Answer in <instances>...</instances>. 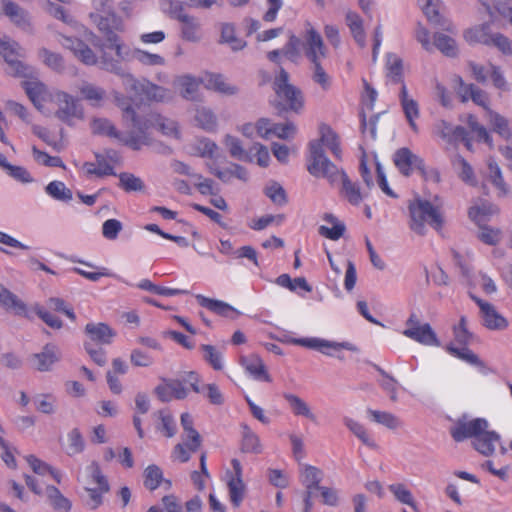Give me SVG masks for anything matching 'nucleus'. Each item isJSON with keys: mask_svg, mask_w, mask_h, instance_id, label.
I'll list each match as a JSON object with an SVG mask.
<instances>
[{"mask_svg": "<svg viewBox=\"0 0 512 512\" xmlns=\"http://www.w3.org/2000/svg\"><path fill=\"white\" fill-rule=\"evenodd\" d=\"M90 18L106 37L105 41L99 45L102 68L116 74H123L121 63L128 59L130 48L117 35V32L124 30L122 18L114 11L106 15L90 13Z\"/></svg>", "mask_w": 512, "mask_h": 512, "instance_id": "f257e3e1", "label": "nucleus"}, {"mask_svg": "<svg viewBox=\"0 0 512 512\" xmlns=\"http://www.w3.org/2000/svg\"><path fill=\"white\" fill-rule=\"evenodd\" d=\"M113 97L115 104L122 110L123 120L131 123L132 130L127 135H124L120 133L109 120L98 118L94 119L91 123L92 132L94 134L115 138L133 150L141 149L149 142L148 136L143 131V127H147L146 124H142L139 120V116L132 106V99L130 97L124 96L119 92H114Z\"/></svg>", "mask_w": 512, "mask_h": 512, "instance_id": "f03ea898", "label": "nucleus"}, {"mask_svg": "<svg viewBox=\"0 0 512 512\" xmlns=\"http://www.w3.org/2000/svg\"><path fill=\"white\" fill-rule=\"evenodd\" d=\"M488 426V421L484 418L459 420L451 428L450 433L456 442L473 439L474 448L482 455L490 456L500 444V435L495 431H489Z\"/></svg>", "mask_w": 512, "mask_h": 512, "instance_id": "7ed1b4c3", "label": "nucleus"}, {"mask_svg": "<svg viewBox=\"0 0 512 512\" xmlns=\"http://www.w3.org/2000/svg\"><path fill=\"white\" fill-rule=\"evenodd\" d=\"M410 222L409 227L415 233L424 235L426 225H429L440 232L445 223L441 205H434L428 200L416 199L410 202L409 206Z\"/></svg>", "mask_w": 512, "mask_h": 512, "instance_id": "20e7f679", "label": "nucleus"}, {"mask_svg": "<svg viewBox=\"0 0 512 512\" xmlns=\"http://www.w3.org/2000/svg\"><path fill=\"white\" fill-rule=\"evenodd\" d=\"M273 89L276 94L275 106L281 111L300 112L304 107L302 91L289 83V74L283 68L276 76Z\"/></svg>", "mask_w": 512, "mask_h": 512, "instance_id": "39448f33", "label": "nucleus"}, {"mask_svg": "<svg viewBox=\"0 0 512 512\" xmlns=\"http://www.w3.org/2000/svg\"><path fill=\"white\" fill-rule=\"evenodd\" d=\"M309 173L315 177H323L328 180L331 186L342 182L344 170L339 169L324 154L320 143L310 144V159L307 166Z\"/></svg>", "mask_w": 512, "mask_h": 512, "instance_id": "423d86ee", "label": "nucleus"}, {"mask_svg": "<svg viewBox=\"0 0 512 512\" xmlns=\"http://www.w3.org/2000/svg\"><path fill=\"white\" fill-rule=\"evenodd\" d=\"M301 48L310 63L320 62L322 59H325L328 54V49L321 34L309 21L305 22V32Z\"/></svg>", "mask_w": 512, "mask_h": 512, "instance_id": "0eeeda50", "label": "nucleus"}, {"mask_svg": "<svg viewBox=\"0 0 512 512\" xmlns=\"http://www.w3.org/2000/svg\"><path fill=\"white\" fill-rule=\"evenodd\" d=\"M0 55L7 63V72L16 77H26L30 74V67L19 58L22 57L19 44L10 39H0Z\"/></svg>", "mask_w": 512, "mask_h": 512, "instance_id": "6e6552de", "label": "nucleus"}, {"mask_svg": "<svg viewBox=\"0 0 512 512\" xmlns=\"http://www.w3.org/2000/svg\"><path fill=\"white\" fill-rule=\"evenodd\" d=\"M403 335L425 346H440V341L430 324H421L414 313L407 319Z\"/></svg>", "mask_w": 512, "mask_h": 512, "instance_id": "1a4fd4ad", "label": "nucleus"}, {"mask_svg": "<svg viewBox=\"0 0 512 512\" xmlns=\"http://www.w3.org/2000/svg\"><path fill=\"white\" fill-rule=\"evenodd\" d=\"M170 13L173 18L181 23V33L183 39L190 42H196L200 39V23L198 19L187 14L180 2H170Z\"/></svg>", "mask_w": 512, "mask_h": 512, "instance_id": "9d476101", "label": "nucleus"}, {"mask_svg": "<svg viewBox=\"0 0 512 512\" xmlns=\"http://www.w3.org/2000/svg\"><path fill=\"white\" fill-rule=\"evenodd\" d=\"M130 89L135 92L141 99L152 102H164L170 98V91L158 86L148 80H136L132 75H125Z\"/></svg>", "mask_w": 512, "mask_h": 512, "instance_id": "9b49d317", "label": "nucleus"}, {"mask_svg": "<svg viewBox=\"0 0 512 512\" xmlns=\"http://www.w3.org/2000/svg\"><path fill=\"white\" fill-rule=\"evenodd\" d=\"M25 481L26 485L35 494L41 495L42 493H45L50 505L53 507L55 511L69 512L71 510V501L67 497H65L60 492V490L55 486L47 485L45 490L43 491L42 487L39 485L38 481L34 477L26 475Z\"/></svg>", "mask_w": 512, "mask_h": 512, "instance_id": "f8f14e48", "label": "nucleus"}, {"mask_svg": "<svg viewBox=\"0 0 512 512\" xmlns=\"http://www.w3.org/2000/svg\"><path fill=\"white\" fill-rule=\"evenodd\" d=\"M232 470L226 472V483L229 490L230 501L234 507H239L245 495V484L243 481V469L240 461L236 458L231 460Z\"/></svg>", "mask_w": 512, "mask_h": 512, "instance_id": "ddd939ff", "label": "nucleus"}, {"mask_svg": "<svg viewBox=\"0 0 512 512\" xmlns=\"http://www.w3.org/2000/svg\"><path fill=\"white\" fill-rule=\"evenodd\" d=\"M142 124H146L147 127H143V131L149 138V142L147 145L151 143V137L149 134L150 128H156L160 131L164 136L179 139L180 138V129L178 123L172 119L161 116L156 113H149L144 118H140Z\"/></svg>", "mask_w": 512, "mask_h": 512, "instance_id": "4468645a", "label": "nucleus"}, {"mask_svg": "<svg viewBox=\"0 0 512 512\" xmlns=\"http://www.w3.org/2000/svg\"><path fill=\"white\" fill-rule=\"evenodd\" d=\"M55 97L58 104L56 116L61 121L70 124L73 119H81L83 117V108L77 99L66 92H57Z\"/></svg>", "mask_w": 512, "mask_h": 512, "instance_id": "2eb2a0df", "label": "nucleus"}, {"mask_svg": "<svg viewBox=\"0 0 512 512\" xmlns=\"http://www.w3.org/2000/svg\"><path fill=\"white\" fill-rule=\"evenodd\" d=\"M393 161L400 173L406 177L410 176L414 169L419 170L422 175L425 174L424 161L409 148L398 149L394 154Z\"/></svg>", "mask_w": 512, "mask_h": 512, "instance_id": "dca6fc26", "label": "nucleus"}, {"mask_svg": "<svg viewBox=\"0 0 512 512\" xmlns=\"http://www.w3.org/2000/svg\"><path fill=\"white\" fill-rule=\"evenodd\" d=\"M292 343L299 346L316 349L327 356H333L334 352H338L343 349L350 351L356 350V348L349 342H330L319 338H298L293 339Z\"/></svg>", "mask_w": 512, "mask_h": 512, "instance_id": "f3484780", "label": "nucleus"}, {"mask_svg": "<svg viewBox=\"0 0 512 512\" xmlns=\"http://www.w3.org/2000/svg\"><path fill=\"white\" fill-rule=\"evenodd\" d=\"M471 298L478 305L486 328L490 330H504L508 327L507 319L499 314L492 304L474 295H471Z\"/></svg>", "mask_w": 512, "mask_h": 512, "instance_id": "a211bd4d", "label": "nucleus"}, {"mask_svg": "<svg viewBox=\"0 0 512 512\" xmlns=\"http://www.w3.org/2000/svg\"><path fill=\"white\" fill-rule=\"evenodd\" d=\"M256 130L257 134L263 138L276 136L281 139H289L295 134L296 127L291 122L272 124L269 119L262 118L257 122Z\"/></svg>", "mask_w": 512, "mask_h": 512, "instance_id": "6ab92c4d", "label": "nucleus"}, {"mask_svg": "<svg viewBox=\"0 0 512 512\" xmlns=\"http://www.w3.org/2000/svg\"><path fill=\"white\" fill-rule=\"evenodd\" d=\"M62 46L70 50L83 64L92 66L98 63V57L93 50L78 38L63 37Z\"/></svg>", "mask_w": 512, "mask_h": 512, "instance_id": "aec40b11", "label": "nucleus"}, {"mask_svg": "<svg viewBox=\"0 0 512 512\" xmlns=\"http://www.w3.org/2000/svg\"><path fill=\"white\" fill-rule=\"evenodd\" d=\"M155 392L160 400L170 401L172 398L185 399L188 396L189 389L185 387L181 380L164 379L163 383L156 387Z\"/></svg>", "mask_w": 512, "mask_h": 512, "instance_id": "412c9836", "label": "nucleus"}, {"mask_svg": "<svg viewBox=\"0 0 512 512\" xmlns=\"http://www.w3.org/2000/svg\"><path fill=\"white\" fill-rule=\"evenodd\" d=\"M202 445V438L182 437L181 442L176 444L171 452V459L174 462L186 463L191 459L193 453L197 452Z\"/></svg>", "mask_w": 512, "mask_h": 512, "instance_id": "4be33fe9", "label": "nucleus"}, {"mask_svg": "<svg viewBox=\"0 0 512 512\" xmlns=\"http://www.w3.org/2000/svg\"><path fill=\"white\" fill-rule=\"evenodd\" d=\"M196 299L200 306L208 309L218 316L228 319H236L240 315V312L236 308L222 300L208 298L203 295H197Z\"/></svg>", "mask_w": 512, "mask_h": 512, "instance_id": "5701e85b", "label": "nucleus"}, {"mask_svg": "<svg viewBox=\"0 0 512 512\" xmlns=\"http://www.w3.org/2000/svg\"><path fill=\"white\" fill-rule=\"evenodd\" d=\"M0 306L16 315L31 319L27 305L16 294L0 284Z\"/></svg>", "mask_w": 512, "mask_h": 512, "instance_id": "b1692460", "label": "nucleus"}, {"mask_svg": "<svg viewBox=\"0 0 512 512\" xmlns=\"http://www.w3.org/2000/svg\"><path fill=\"white\" fill-rule=\"evenodd\" d=\"M59 360L57 347L46 344L40 353L32 355L30 361L32 367L38 371H48Z\"/></svg>", "mask_w": 512, "mask_h": 512, "instance_id": "393cba45", "label": "nucleus"}, {"mask_svg": "<svg viewBox=\"0 0 512 512\" xmlns=\"http://www.w3.org/2000/svg\"><path fill=\"white\" fill-rule=\"evenodd\" d=\"M459 96L462 102L472 100L476 105L483 107L487 113L491 110L487 93L474 84H465L461 80Z\"/></svg>", "mask_w": 512, "mask_h": 512, "instance_id": "a878e982", "label": "nucleus"}, {"mask_svg": "<svg viewBox=\"0 0 512 512\" xmlns=\"http://www.w3.org/2000/svg\"><path fill=\"white\" fill-rule=\"evenodd\" d=\"M241 364L255 380L271 382V377L266 369L262 359L256 355L251 354L241 358Z\"/></svg>", "mask_w": 512, "mask_h": 512, "instance_id": "bb28decb", "label": "nucleus"}, {"mask_svg": "<svg viewBox=\"0 0 512 512\" xmlns=\"http://www.w3.org/2000/svg\"><path fill=\"white\" fill-rule=\"evenodd\" d=\"M400 103L410 128L415 133H417L418 125L416 123V119H418L420 115L419 105L417 101L408 96V91L405 84H403L401 87Z\"/></svg>", "mask_w": 512, "mask_h": 512, "instance_id": "cd10ccee", "label": "nucleus"}, {"mask_svg": "<svg viewBox=\"0 0 512 512\" xmlns=\"http://www.w3.org/2000/svg\"><path fill=\"white\" fill-rule=\"evenodd\" d=\"M323 471L316 466L310 464H302L299 470V479L306 491H316L323 479Z\"/></svg>", "mask_w": 512, "mask_h": 512, "instance_id": "c85d7f7f", "label": "nucleus"}, {"mask_svg": "<svg viewBox=\"0 0 512 512\" xmlns=\"http://www.w3.org/2000/svg\"><path fill=\"white\" fill-rule=\"evenodd\" d=\"M23 87L34 106L42 111L50 98L46 86L39 81H25Z\"/></svg>", "mask_w": 512, "mask_h": 512, "instance_id": "c756f323", "label": "nucleus"}, {"mask_svg": "<svg viewBox=\"0 0 512 512\" xmlns=\"http://www.w3.org/2000/svg\"><path fill=\"white\" fill-rule=\"evenodd\" d=\"M143 484L146 489L154 491L161 486L165 485L166 489H170L172 483L170 480L164 478L163 470L155 465H148L143 472Z\"/></svg>", "mask_w": 512, "mask_h": 512, "instance_id": "7c9ffc66", "label": "nucleus"}, {"mask_svg": "<svg viewBox=\"0 0 512 512\" xmlns=\"http://www.w3.org/2000/svg\"><path fill=\"white\" fill-rule=\"evenodd\" d=\"M440 134L444 139L449 142H463L468 150H472L471 140L468 137V133L465 128L461 126H451L445 121H441L439 124Z\"/></svg>", "mask_w": 512, "mask_h": 512, "instance_id": "2f4dec72", "label": "nucleus"}, {"mask_svg": "<svg viewBox=\"0 0 512 512\" xmlns=\"http://www.w3.org/2000/svg\"><path fill=\"white\" fill-rule=\"evenodd\" d=\"M85 332L90 340L97 344H110L115 332L105 323H89L85 327Z\"/></svg>", "mask_w": 512, "mask_h": 512, "instance_id": "473e14b6", "label": "nucleus"}, {"mask_svg": "<svg viewBox=\"0 0 512 512\" xmlns=\"http://www.w3.org/2000/svg\"><path fill=\"white\" fill-rule=\"evenodd\" d=\"M340 195L353 206H358L365 197L359 184L352 182L347 174H342Z\"/></svg>", "mask_w": 512, "mask_h": 512, "instance_id": "72a5a7b5", "label": "nucleus"}, {"mask_svg": "<svg viewBox=\"0 0 512 512\" xmlns=\"http://www.w3.org/2000/svg\"><path fill=\"white\" fill-rule=\"evenodd\" d=\"M3 13L18 27L22 29L30 27L27 12L11 0H3Z\"/></svg>", "mask_w": 512, "mask_h": 512, "instance_id": "f704fd0d", "label": "nucleus"}, {"mask_svg": "<svg viewBox=\"0 0 512 512\" xmlns=\"http://www.w3.org/2000/svg\"><path fill=\"white\" fill-rule=\"evenodd\" d=\"M487 166L489 169V180L497 190L498 197H506L510 192V187L505 182L499 165L493 158H489Z\"/></svg>", "mask_w": 512, "mask_h": 512, "instance_id": "c9c22d12", "label": "nucleus"}, {"mask_svg": "<svg viewBox=\"0 0 512 512\" xmlns=\"http://www.w3.org/2000/svg\"><path fill=\"white\" fill-rule=\"evenodd\" d=\"M120 162L118 152L107 150L105 155L96 154V165L98 168V177L116 175L114 165Z\"/></svg>", "mask_w": 512, "mask_h": 512, "instance_id": "e433bc0d", "label": "nucleus"}, {"mask_svg": "<svg viewBox=\"0 0 512 512\" xmlns=\"http://www.w3.org/2000/svg\"><path fill=\"white\" fill-rule=\"evenodd\" d=\"M345 21L355 42L360 47H364L366 44V34L361 16L356 12L348 11L345 16Z\"/></svg>", "mask_w": 512, "mask_h": 512, "instance_id": "4c0bfd02", "label": "nucleus"}, {"mask_svg": "<svg viewBox=\"0 0 512 512\" xmlns=\"http://www.w3.org/2000/svg\"><path fill=\"white\" fill-rule=\"evenodd\" d=\"M242 439L240 449L243 453L259 454L262 452V445L258 435L252 431L247 424L241 425Z\"/></svg>", "mask_w": 512, "mask_h": 512, "instance_id": "58836bf2", "label": "nucleus"}, {"mask_svg": "<svg viewBox=\"0 0 512 512\" xmlns=\"http://www.w3.org/2000/svg\"><path fill=\"white\" fill-rule=\"evenodd\" d=\"M319 132L321 143L329 148L336 159L341 160L342 150L338 135L326 124L320 125Z\"/></svg>", "mask_w": 512, "mask_h": 512, "instance_id": "ea45409f", "label": "nucleus"}, {"mask_svg": "<svg viewBox=\"0 0 512 512\" xmlns=\"http://www.w3.org/2000/svg\"><path fill=\"white\" fill-rule=\"evenodd\" d=\"M493 36L494 34H491L489 24L475 26L466 30L464 33V38L468 43H480L488 46L490 45Z\"/></svg>", "mask_w": 512, "mask_h": 512, "instance_id": "a19ab883", "label": "nucleus"}, {"mask_svg": "<svg viewBox=\"0 0 512 512\" xmlns=\"http://www.w3.org/2000/svg\"><path fill=\"white\" fill-rule=\"evenodd\" d=\"M452 166L458 177L468 185L476 186L477 179L471 165L461 156L457 155L452 160Z\"/></svg>", "mask_w": 512, "mask_h": 512, "instance_id": "79ce46f5", "label": "nucleus"}, {"mask_svg": "<svg viewBox=\"0 0 512 512\" xmlns=\"http://www.w3.org/2000/svg\"><path fill=\"white\" fill-rule=\"evenodd\" d=\"M175 84L185 99L194 100L197 96L201 81L189 75H183L176 79Z\"/></svg>", "mask_w": 512, "mask_h": 512, "instance_id": "37998d69", "label": "nucleus"}, {"mask_svg": "<svg viewBox=\"0 0 512 512\" xmlns=\"http://www.w3.org/2000/svg\"><path fill=\"white\" fill-rule=\"evenodd\" d=\"M324 220L333 224L331 228L321 225L319 227V234L330 240L340 239L345 232V225L337 220L333 214H325Z\"/></svg>", "mask_w": 512, "mask_h": 512, "instance_id": "c03bdc74", "label": "nucleus"}, {"mask_svg": "<svg viewBox=\"0 0 512 512\" xmlns=\"http://www.w3.org/2000/svg\"><path fill=\"white\" fill-rule=\"evenodd\" d=\"M386 76L392 83H403V63L400 57L389 54L386 61Z\"/></svg>", "mask_w": 512, "mask_h": 512, "instance_id": "a18cd8bd", "label": "nucleus"}, {"mask_svg": "<svg viewBox=\"0 0 512 512\" xmlns=\"http://www.w3.org/2000/svg\"><path fill=\"white\" fill-rule=\"evenodd\" d=\"M487 118L494 132L505 139H510L512 137V130L506 118L492 110H488Z\"/></svg>", "mask_w": 512, "mask_h": 512, "instance_id": "49530a36", "label": "nucleus"}, {"mask_svg": "<svg viewBox=\"0 0 512 512\" xmlns=\"http://www.w3.org/2000/svg\"><path fill=\"white\" fill-rule=\"evenodd\" d=\"M285 400L289 403L290 408L294 415L303 416L312 421H315V415L312 413L308 404L295 394L285 393Z\"/></svg>", "mask_w": 512, "mask_h": 512, "instance_id": "de8ad7c7", "label": "nucleus"}, {"mask_svg": "<svg viewBox=\"0 0 512 512\" xmlns=\"http://www.w3.org/2000/svg\"><path fill=\"white\" fill-rule=\"evenodd\" d=\"M446 350L454 357L473 366H483V362L478 358L468 346L455 347L454 343L447 345Z\"/></svg>", "mask_w": 512, "mask_h": 512, "instance_id": "09e8293b", "label": "nucleus"}, {"mask_svg": "<svg viewBox=\"0 0 512 512\" xmlns=\"http://www.w3.org/2000/svg\"><path fill=\"white\" fill-rule=\"evenodd\" d=\"M82 98L90 103L92 106H100L106 96L103 88L95 86L90 83H85L80 88Z\"/></svg>", "mask_w": 512, "mask_h": 512, "instance_id": "8fccbe9b", "label": "nucleus"}, {"mask_svg": "<svg viewBox=\"0 0 512 512\" xmlns=\"http://www.w3.org/2000/svg\"><path fill=\"white\" fill-rule=\"evenodd\" d=\"M434 46L447 57H455L458 54L456 41L443 33L434 35Z\"/></svg>", "mask_w": 512, "mask_h": 512, "instance_id": "3c124183", "label": "nucleus"}, {"mask_svg": "<svg viewBox=\"0 0 512 512\" xmlns=\"http://www.w3.org/2000/svg\"><path fill=\"white\" fill-rule=\"evenodd\" d=\"M205 86L216 92L232 95L236 92V88L228 84L224 77L220 74H208L205 79Z\"/></svg>", "mask_w": 512, "mask_h": 512, "instance_id": "603ef678", "label": "nucleus"}, {"mask_svg": "<svg viewBox=\"0 0 512 512\" xmlns=\"http://www.w3.org/2000/svg\"><path fill=\"white\" fill-rule=\"evenodd\" d=\"M498 211L497 206L491 203H483L482 205L471 207L468 211V215L472 221L480 225L482 222L488 220L490 216L498 213Z\"/></svg>", "mask_w": 512, "mask_h": 512, "instance_id": "864d4df0", "label": "nucleus"}, {"mask_svg": "<svg viewBox=\"0 0 512 512\" xmlns=\"http://www.w3.org/2000/svg\"><path fill=\"white\" fill-rule=\"evenodd\" d=\"M486 10L492 19H496L497 16L509 18L511 21L512 17V0H494L493 6L483 3Z\"/></svg>", "mask_w": 512, "mask_h": 512, "instance_id": "5fc2aeb1", "label": "nucleus"}, {"mask_svg": "<svg viewBox=\"0 0 512 512\" xmlns=\"http://www.w3.org/2000/svg\"><path fill=\"white\" fill-rule=\"evenodd\" d=\"M224 144L232 157L241 161L251 162L253 160V157L250 155V153L243 149L241 141L238 138L231 135H226Z\"/></svg>", "mask_w": 512, "mask_h": 512, "instance_id": "6e6d98bb", "label": "nucleus"}, {"mask_svg": "<svg viewBox=\"0 0 512 512\" xmlns=\"http://www.w3.org/2000/svg\"><path fill=\"white\" fill-rule=\"evenodd\" d=\"M26 460H27L28 464L30 465V467L32 468V470L36 474H38V475L50 474L51 477L57 483L61 482V475H60L59 471L53 469L48 464H46L45 462L41 461L40 459H38L34 455L27 456Z\"/></svg>", "mask_w": 512, "mask_h": 512, "instance_id": "4d7b16f0", "label": "nucleus"}, {"mask_svg": "<svg viewBox=\"0 0 512 512\" xmlns=\"http://www.w3.org/2000/svg\"><path fill=\"white\" fill-rule=\"evenodd\" d=\"M85 442L79 429L74 428L67 434V443L65 445V452L69 456L81 453L84 450Z\"/></svg>", "mask_w": 512, "mask_h": 512, "instance_id": "13d9d810", "label": "nucleus"}, {"mask_svg": "<svg viewBox=\"0 0 512 512\" xmlns=\"http://www.w3.org/2000/svg\"><path fill=\"white\" fill-rule=\"evenodd\" d=\"M221 42L229 44L235 51L243 49L246 45L242 39L236 37L235 27L230 23L222 25Z\"/></svg>", "mask_w": 512, "mask_h": 512, "instance_id": "bf43d9fd", "label": "nucleus"}, {"mask_svg": "<svg viewBox=\"0 0 512 512\" xmlns=\"http://www.w3.org/2000/svg\"><path fill=\"white\" fill-rule=\"evenodd\" d=\"M46 193L52 198L60 201H70L72 192L61 181H51L45 188Z\"/></svg>", "mask_w": 512, "mask_h": 512, "instance_id": "052dcab7", "label": "nucleus"}, {"mask_svg": "<svg viewBox=\"0 0 512 512\" xmlns=\"http://www.w3.org/2000/svg\"><path fill=\"white\" fill-rule=\"evenodd\" d=\"M388 488L399 502L409 505L415 511L417 510V504L414 501L413 495L404 484H391Z\"/></svg>", "mask_w": 512, "mask_h": 512, "instance_id": "680f3d73", "label": "nucleus"}, {"mask_svg": "<svg viewBox=\"0 0 512 512\" xmlns=\"http://www.w3.org/2000/svg\"><path fill=\"white\" fill-rule=\"evenodd\" d=\"M345 425L349 428V430L364 444L369 447H375V442L370 438L368 432L366 431L365 427L351 419V418H345L344 419Z\"/></svg>", "mask_w": 512, "mask_h": 512, "instance_id": "e2e57ef3", "label": "nucleus"}, {"mask_svg": "<svg viewBox=\"0 0 512 512\" xmlns=\"http://www.w3.org/2000/svg\"><path fill=\"white\" fill-rule=\"evenodd\" d=\"M163 508L158 505L151 506L146 512H181L182 505L174 494L165 495L161 499Z\"/></svg>", "mask_w": 512, "mask_h": 512, "instance_id": "0e129e2a", "label": "nucleus"}, {"mask_svg": "<svg viewBox=\"0 0 512 512\" xmlns=\"http://www.w3.org/2000/svg\"><path fill=\"white\" fill-rule=\"evenodd\" d=\"M159 419L160 424L158 426V430L167 438L175 436L177 432V425L172 414L168 410H161L159 411Z\"/></svg>", "mask_w": 512, "mask_h": 512, "instance_id": "69168bd1", "label": "nucleus"}, {"mask_svg": "<svg viewBox=\"0 0 512 512\" xmlns=\"http://www.w3.org/2000/svg\"><path fill=\"white\" fill-rule=\"evenodd\" d=\"M197 125L206 131H213L217 126V120L214 113L206 108L197 109L195 115Z\"/></svg>", "mask_w": 512, "mask_h": 512, "instance_id": "338daca9", "label": "nucleus"}, {"mask_svg": "<svg viewBox=\"0 0 512 512\" xmlns=\"http://www.w3.org/2000/svg\"><path fill=\"white\" fill-rule=\"evenodd\" d=\"M203 358L214 370H222V354L213 345L203 344L200 347Z\"/></svg>", "mask_w": 512, "mask_h": 512, "instance_id": "774afa93", "label": "nucleus"}]
</instances>
